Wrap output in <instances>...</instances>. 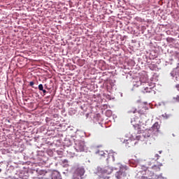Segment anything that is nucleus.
<instances>
[{
	"label": "nucleus",
	"mask_w": 179,
	"mask_h": 179,
	"mask_svg": "<svg viewBox=\"0 0 179 179\" xmlns=\"http://www.w3.org/2000/svg\"><path fill=\"white\" fill-rule=\"evenodd\" d=\"M163 166L162 164H159L157 165H154L152 166V170H155V171H160V167Z\"/></svg>",
	"instance_id": "obj_9"
},
{
	"label": "nucleus",
	"mask_w": 179,
	"mask_h": 179,
	"mask_svg": "<svg viewBox=\"0 0 179 179\" xmlns=\"http://www.w3.org/2000/svg\"><path fill=\"white\" fill-rule=\"evenodd\" d=\"M145 171L146 174H148V173H149V170H148V169H146L145 170Z\"/></svg>",
	"instance_id": "obj_18"
},
{
	"label": "nucleus",
	"mask_w": 179,
	"mask_h": 179,
	"mask_svg": "<svg viewBox=\"0 0 179 179\" xmlns=\"http://www.w3.org/2000/svg\"><path fill=\"white\" fill-rule=\"evenodd\" d=\"M178 90H179V89H178Z\"/></svg>",
	"instance_id": "obj_23"
},
{
	"label": "nucleus",
	"mask_w": 179,
	"mask_h": 179,
	"mask_svg": "<svg viewBox=\"0 0 179 179\" xmlns=\"http://www.w3.org/2000/svg\"><path fill=\"white\" fill-rule=\"evenodd\" d=\"M155 157H157V159H159L160 157V155H159V154H156Z\"/></svg>",
	"instance_id": "obj_17"
},
{
	"label": "nucleus",
	"mask_w": 179,
	"mask_h": 179,
	"mask_svg": "<svg viewBox=\"0 0 179 179\" xmlns=\"http://www.w3.org/2000/svg\"><path fill=\"white\" fill-rule=\"evenodd\" d=\"M29 86H31V87H34L33 86H34V82L33 81L29 82Z\"/></svg>",
	"instance_id": "obj_14"
},
{
	"label": "nucleus",
	"mask_w": 179,
	"mask_h": 179,
	"mask_svg": "<svg viewBox=\"0 0 179 179\" xmlns=\"http://www.w3.org/2000/svg\"><path fill=\"white\" fill-rule=\"evenodd\" d=\"M38 90H41V91L44 90V87L43 86V84H40L38 85Z\"/></svg>",
	"instance_id": "obj_13"
},
{
	"label": "nucleus",
	"mask_w": 179,
	"mask_h": 179,
	"mask_svg": "<svg viewBox=\"0 0 179 179\" xmlns=\"http://www.w3.org/2000/svg\"><path fill=\"white\" fill-rule=\"evenodd\" d=\"M107 113H110V111H108Z\"/></svg>",
	"instance_id": "obj_22"
},
{
	"label": "nucleus",
	"mask_w": 179,
	"mask_h": 179,
	"mask_svg": "<svg viewBox=\"0 0 179 179\" xmlns=\"http://www.w3.org/2000/svg\"><path fill=\"white\" fill-rule=\"evenodd\" d=\"M143 93H152L153 92V90H152L151 87H145L144 88V91H143Z\"/></svg>",
	"instance_id": "obj_11"
},
{
	"label": "nucleus",
	"mask_w": 179,
	"mask_h": 179,
	"mask_svg": "<svg viewBox=\"0 0 179 179\" xmlns=\"http://www.w3.org/2000/svg\"><path fill=\"white\" fill-rule=\"evenodd\" d=\"M123 143H125L127 148H131V146H134V145L136 143L135 141H132V139L124 140Z\"/></svg>",
	"instance_id": "obj_7"
},
{
	"label": "nucleus",
	"mask_w": 179,
	"mask_h": 179,
	"mask_svg": "<svg viewBox=\"0 0 179 179\" xmlns=\"http://www.w3.org/2000/svg\"><path fill=\"white\" fill-rule=\"evenodd\" d=\"M129 113H133V114H135V113H136V108H131V109L129 110Z\"/></svg>",
	"instance_id": "obj_12"
},
{
	"label": "nucleus",
	"mask_w": 179,
	"mask_h": 179,
	"mask_svg": "<svg viewBox=\"0 0 179 179\" xmlns=\"http://www.w3.org/2000/svg\"><path fill=\"white\" fill-rule=\"evenodd\" d=\"M44 176L45 179H62L61 178V174L57 171H55L52 173L45 172Z\"/></svg>",
	"instance_id": "obj_1"
},
{
	"label": "nucleus",
	"mask_w": 179,
	"mask_h": 179,
	"mask_svg": "<svg viewBox=\"0 0 179 179\" xmlns=\"http://www.w3.org/2000/svg\"><path fill=\"white\" fill-rule=\"evenodd\" d=\"M41 92H43L44 96H45V93H47V90H41Z\"/></svg>",
	"instance_id": "obj_16"
},
{
	"label": "nucleus",
	"mask_w": 179,
	"mask_h": 179,
	"mask_svg": "<svg viewBox=\"0 0 179 179\" xmlns=\"http://www.w3.org/2000/svg\"><path fill=\"white\" fill-rule=\"evenodd\" d=\"M142 138V136H136V139L138 140V141H141V138Z\"/></svg>",
	"instance_id": "obj_15"
},
{
	"label": "nucleus",
	"mask_w": 179,
	"mask_h": 179,
	"mask_svg": "<svg viewBox=\"0 0 179 179\" xmlns=\"http://www.w3.org/2000/svg\"><path fill=\"white\" fill-rule=\"evenodd\" d=\"M64 162H66V163H68V160L65 159Z\"/></svg>",
	"instance_id": "obj_20"
},
{
	"label": "nucleus",
	"mask_w": 179,
	"mask_h": 179,
	"mask_svg": "<svg viewBox=\"0 0 179 179\" xmlns=\"http://www.w3.org/2000/svg\"><path fill=\"white\" fill-rule=\"evenodd\" d=\"M177 89H179V85H176Z\"/></svg>",
	"instance_id": "obj_19"
},
{
	"label": "nucleus",
	"mask_w": 179,
	"mask_h": 179,
	"mask_svg": "<svg viewBox=\"0 0 179 179\" xmlns=\"http://www.w3.org/2000/svg\"><path fill=\"white\" fill-rule=\"evenodd\" d=\"M127 169L124 168H122L119 171L116 172L115 177L117 179H121L122 177H125L127 176Z\"/></svg>",
	"instance_id": "obj_4"
},
{
	"label": "nucleus",
	"mask_w": 179,
	"mask_h": 179,
	"mask_svg": "<svg viewBox=\"0 0 179 179\" xmlns=\"http://www.w3.org/2000/svg\"><path fill=\"white\" fill-rule=\"evenodd\" d=\"M150 129L152 131L154 134H157V132H159V129H160V124H159V122H155Z\"/></svg>",
	"instance_id": "obj_5"
},
{
	"label": "nucleus",
	"mask_w": 179,
	"mask_h": 179,
	"mask_svg": "<svg viewBox=\"0 0 179 179\" xmlns=\"http://www.w3.org/2000/svg\"><path fill=\"white\" fill-rule=\"evenodd\" d=\"M85 175V169L77 168L73 173V179H83Z\"/></svg>",
	"instance_id": "obj_2"
},
{
	"label": "nucleus",
	"mask_w": 179,
	"mask_h": 179,
	"mask_svg": "<svg viewBox=\"0 0 179 179\" xmlns=\"http://www.w3.org/2000/svg\"><path fill=\"white\" fill-rule=\"evenodd\" d=\"M138 114H141V115L143 114H145L146 113V108L145 107H143L141 109L138 110Z\"/></svg>",
	"instance_id": "obj_10"
},
{
	"label": "nucleus",
	"mask_w": 179,
	"mask_h": 179,
	"mask_svg": "<svg viewBox=\"0 0 179 179\" xmlns=\"http://www.w3.org/2000/svg\"><path fill=\"white\" fill-rule=\"evenodd\" d=\"M162 151H159V154H162Z\"/></svg>",
	"instance_id": "obj_21"
},
{
	"label": "nucleus",
	"mask_w": 179,
	"mask_h": 179,
	"mask_svg": "<svg viewBox=\"0 0 179 179\" xmlns=\"http://www.w3.org/2000/svg\"><path fill=\"white\" fill-rule=\"evenodd\" d=\"M96 155H98V156H100L101 157H106V155H107V153L104 152L103 150H97L95 152Z\"/></svg>",
	"instance_id": "obj_8"
},
{
	"label": "nucleus",
	"mask_w": 179,
	"mask_h": 179,
	"mask_svg": "<svg viewBox=\"0 0 179 179\" xmlns=\"http://www.w3.org/2000/svg\"><path fill=\"white\" fill-rule=\"evenodd\" d=\"M85 148H86L85 141H80L76 143L75 149L76 152H85Z\"/></svg>",
	"instance_id": "obj_3"
},
{
	"label": "nucleus",
	"mask_w": 179,
	"mask_h": 179,
	"mask_svg": "<svg viewBox=\"0 0 179 179\" xmlns=\"http://www.w3.org/2000/svg\"><path fill=\"white\" fill-rule=\"evenodd\" d=\"M153 131H152V129H148V130H145V134L143 135V136H144L145 141L146 139H148V138H153Z\"/></svg>",
	"instance_id": "obj_6"
}]
</instances>
